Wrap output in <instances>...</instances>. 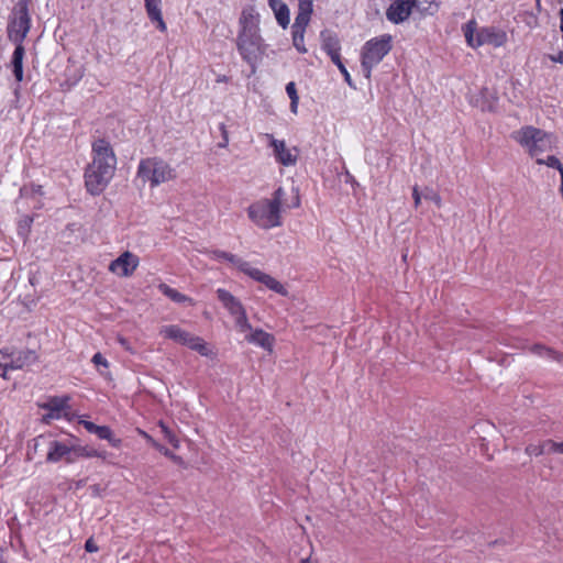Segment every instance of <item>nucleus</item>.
<instances>
[{"instance_id": "f8f14e48", "label": "nucleus", "mask_w": 563, "mask_h": 563, "mask_svg": "<svg viewBox=\"0 0 563 563\" xmlns=\"http://www.w3.org/2000/svg\"><path fill=\"white\" fill-rule=\"evenodd\" d=\"M268 145L273 148L275 159L283 166H295L299 152L297 147L287 146L284 140H277L273 134H265Z\"/></svg>"}, {"instance_id": "7c9ffc66", "label": "nucleus", "mask_w": 563, "mask_h": 563, "mask_svg": "<svg viewBox=\"0 0 563 563\" xmlns=\"http://www.w3.org/2000/svg\"><path fill=\"white\" fill-rule=\"evenodd\" d=\"M92 363L97 366L99 373L103 376H108V367H109V364H108V361L103 357V355L101 353H96L93 356H92Z\"/></svg>"}, {"instance_id": "f03ea898", "label": "nucleus", "mask_w": 563, "mask_h": 563, "mask_svg": "<svg viewBox=\"0 0 563 563\" xmlns=\"http://www.w3.org/2000/svg\"><path fill=\"white\" fill-rule=\"evenodd\" d=\"M92 154V162L85 173V184L91 195H99L114 175L117 157L111 145L102 139L93 142Z\"/></svg>"}, {"instance_id": "6ab92c4d", "label": "nucleus", "mask_w": 563, "mask_h": 563, "mask_svg": "<svg viewBox=\"0 0 563 563\" xmlns=\"http://www.w3.org/2000/svg\"><path fill=\"white\" fill-rule=\"evenodd\" d=\"M313 11L312 0H299L298 13L292 24V30L306 31Z\"/></svg>"}, {"instance_id": "a18cd8bd", "label": "nucleus", "mask_w": 563, "mask_h": 563, "mask_svg": "<svg viewBox=\"0 0 563 563\" xmlns=\"http://www.w3.org/2000/svg\"><path fill=\"white\" fill-rule=\"evenodd\" d=\"M481 107H482L483 110H487V111H493L494 110L493 103L482 104Z\"/></svg>"}, {"instance_id": "0eeeda50", "label": "nucleus", "mask_w": 563, "mask_h": 563, "mask_svg": "<svg viewBox=\"0 0 563 563\" xmlns=\"http://www.w3.org/2000/svg\"><path fill=\"white\" fill-rule=\"evenodd\" d=\"M391 49V36L384 34L367 41L362 48V70L366 78Z\"/></svg>"}, {"instance_id": "37998d69", "label": "nucleus", "mask_w": 563, "mask_h": 563, "mask_svg": "<svg viewBox=\"0 0 563 563\" xmlns=\"http://www.w3.org/2000/svg\"><path fill=\"white\" fill-rule=\"evenodd\" d=\"M331 60L339 67V65H343L340 58V52H335L329 55Z\"/></svg>"}, {"instance_id": "5701e85b", "label": "nucleus", "mask_w": 563, "mask_h": 563, "mask_svg": "<svg viewBox=\"0 0 563 563\" xmlns=\"http://www.w3.org/2000/svg\"><path fill=\"white\" fill-rule=\"evenodd\" d=\"M158 289L174 302L181 305H194V300L190 297L179 292L166 284H161Z\"/></svg>"}, {"instance_id": "473e14b6", "label": "nucleus", "mask_w": 563, "mask_h": 563, "mask_svg": "<svg viewBox=\"0 0 563 563\" xmlns=\"http://www.w3.org/2000/svg\"><path fill=\"white\" fill-rule=\"evenodd\" d=\"M96 434L99 439L108 440L109 442H114L112 431L107 426H98L96 431L92 432Z\"/></svg>"}, {"instance_id": "1a4fd4ad", "label": "nucleus", "mask_w": 563, "mask_h": 563, "mask_svg": "<svg viewBox=\"0 0 563 563\" xmlns=\"http://www.w3.org/2000/svg\"><path fill=\"white\" fill-rule=\"evenodd\" d=\"M37 361V355L32 350H18L3 347L0 350V367L4 371L22 369Z\"/></svg>"}, {"instance_id": "9b49d317", "label": "nucleus", "mask_w": 563, "mask_h": 563, "mask_svg": "<svg viewBox=\"0 0 563 563\" xmlns=\"http://www.w3.org/2000/svg\"><path fill=\"white\" fill-rule=\"evenodd\" d=\"M30 31V16L26 7H20L8 26L9 38L15 46L22 45L23 40Z\"/></svg>"}, {"instance_id": "4c0bfd02", "label": "nucleus", "mask_w": 563, "mask_h": 563, "mask_svg": "<svg viewBox=\"0 0 563 563\" xmlns=\"http://www.w3.org/2000/svg\"><path fill=\"white\" fill-rule=\"evenodd\" d=\"M158 428L161 429V432H162V433H163L167 439H169V441H170L172 443H174V437H173V434H172L170 430L167 428V426H166L165 423H163V422H159Z\"/></svg>"}, {"instance_id": "c03bdc74", "label": "nucleus", "mask_w": 563, "mask_h": 563, "mask_svg": "<svg viewBox=\"0 0 563 563\" xmlns=\"http://www.w3.org/2000/svg\"><path fill=\"white\" fill-rule=\"evenodd\" d=\"M268 4L273 11H275L278 7L284 5L285 3L282 0H268Z\"/></svg>"}, {"instance_id": "39448f33", "label": "nucleus", "mask_w": 563, "mask_h": 563, "mask_svg": "<svg viewBox=\"0 0 563 563\" xmlns=\"http://www.w3.org/2000/svg\"><path fill=\"white\" fill-rule=\"evenodd\" d=\"M514 139L534 158L554 147V137L552 134L531 125L523 126L516 131Z\"/></svg>"}, {"instance_id": "79ce46f5", "label": "nucleus", "mask_w": 563, "mask_h": 563, "mask_svg": "<svg viewBox=\"0 0 563 563\" xmlns=\"http://www.w3.org/2000/svg\"><path fill=\"white\" fill-rule=\"evenodd\" d=\"M412 197H413V201H415V207L418 208L421 203V195L417 187H415L412 190Z\"/></svg>"}, {"instance_id": "a19ab883", "label": "nucleus", "mask_w": 563, "mask_h": 563, "mask_svg": "<svg viewBox=\"0 0 563 563\" xmlns=\"http://www.w3.org/2000/svg\"><path fill=\"white\" fill-rule=\"evenodd\" d=\"M476 428L478 429L477 432H487L488 430H492L494 426L489 422H481L476 426Z\"/></svg>"}, {"instance_id": "6e6552de", "label": "nucleus", "mask_w": 563, "mask_h": 563, "mask_svg": "<svg viewBox=\"0 0 563 563\" xmlns=\"http://www.w3.org/2000/svg\"><path fill=\"white\" fill-rule=\"evenodd\" d=\"M236 46L243 60L251 66H254L266 51V45L260 32L239 33Z\"/></svg>"}, {"instance_id": "dca6fc26", "label": "nucleus", "mask_w": 563, "mask_h": 563, "mask_svg": "<svg viewBox=\"0 0 563 563\" xmlns=\"http://www.w3.org/2000/svg\"><path fill=\"white\" fill-rule=\"evenodd\" d=\"M36 446L46 449V457H64L71 453L74 444L69 440L58 441L46 437L36 440Z\"/></svg>"}, {"instance_id": "4468645a", "label": "nucleus", "mask_w": 563, "mask_h": 563, "mask_svg": "<svg viewBox=\"0 0 563 563\" xmlns=\"http://www.w3.org/2000/svg\"><path fill=\"white\" fill-rule=\"evenodd\" d=\"M242 266L243 273L246 274L252 279H254L255 282L263 284L266 288L280 296H288L287 288L272 275L266 274L256 267H253L250 263L243 264Z\"/></svg>"}, {"instance_id": "bb28decb", "label": "nucleus", "mask_w": 563, "mask_h": 563, "mask_svg": "<svg viewBox=\"0 0 563 563\" xmlns=\"http://www.w3.org/2000/svg\"><path fill=\"white\" fill-rule=\"evenodd\" d=\"M277 23L283 27L287 29L290 22L289 9L286 4L278 7L273 11Z\"/></svg>"}, {"instance_id": "c85d7f7f", "label": "nucleus", "mask_w": 563, "mask_h": 563, "mask_svg": "<svg viewBox=\"0 0 563 563\" xmlns=\"http://www.w3.org/2000/svg\"><path fill=\"white\" fill-rule=\"evenodd\" d=\"M305 33L306 31L292 30V44L295 48L302 54L307 52L305 46Z\"/></svg>"}, {"instance_id": "cd10ccee", "label": "nucleus", "mask_w": 563, "mask_h": 563, "mask_svg": "<svg viewBox=\"0 0 563 563\" xmlns=\"http://www.w3.org/2000/svg\"><path fill=\"white\" fill-rule=\"evenodd\" d=\"M234 320H235V327L238 329L239 332L241 333H246V332H251L253 330L250 321H249V318L246 316V311H242L241 313H238V316L233 317Z\"/></svg>"}, {"instance_id": "e433bc0d", "label": "nucleus", "mask_w": 563, "mask_h": 563, "mask_svg": "<svg viewBox=\"0 0 563 563\" xmlns=\"http://www.w3.org/2000/svg\"><path fill=\"white\" fill-rule=\"evenodd\" d=\"M85 550L90 553L97 552L99 550L92 537L86 540Z\"/></svg>"}, {"instance_id": "423d86ee", "label": "nucleus", "mask_w": 563, "mask_h": 563, "mask_svg": "<svg viewBox=\"0 0 563 563\" xmlns=\"http://www.w3.org/2000/svg\"><path fill=\"white\" fill-rule=\"evenodd\" d=\"M463 30L467 44L473 48H477L483 45L501 47L508 40L507 33L495 26H487L477 30V23L474 20L468 21Z\"/></svg>"}, {"instance_id": "4be33fe9", "label": "nucleus", "mask_w": 563, "mask_h": 563, "mask_svg": "<svg viewBox=\"0 0 563 563\" xmlns=\"http://www.w3.org/2000/svg\"><path fill=\"white\" fill-rule=\"evenodd\" d=\"M24 47L23 45L15 46V49L12 54L10 66L12 68V73L16 79V81L23 80V59H24Z\"/></svg>"}, {"instance_id": "20e7f679", "label": "nucleus", "mask_w": 563, "mask_h": 563, "mask_svg": "<svg viewBox=\"0 0 563 563\" xmlns=\"http://www.w3.org/2000/svg\"><path fill=\"white\" fill-rule=\"evenodd\" d=\"M159 335L177 344L199 353L201 356L213 360L217 356L216 349L202 338L183 329L178 324H166L161 327Z\"/></svg>"}, {"instance_id": "f3484780", "label": "nucleus", "mask_w": 563, "mask_h": 563, "mask_svg": "<svg viewBox=\"0 0 563 563\" xmlns=\"http://www.w3.org/2000/svg\"><path fill=\"white\" fill-rule=\"evenodd\" d=\"M526 452L530 456L563 455V442L555 443L552 441H545L541 443H532L527 446Z\"/></svg>"}, {"instance_id": "b1692460", "label": "nucleus", "mask_w": 563, "mask_h": 563, "mask_svg": "<svg viewBox=\"0 0 563 563\" xmlns=\"http://www.w3.org/2000/svg\"><path fill=\"white\" fill-rule=\"evenodd\" d=\"M321 38L322 47L328 53V55L335 52H340V41L336 37V35H334L331 32L324 31L321 33Z\"/></svg>"}, {"instance_id": "f704fd0d", "label": "nucleus", "mask_w": 563, "mask_h": 563, "mask_svg": "<svg viewBox=\"0 0 563 563\" xmlns=\"http://www.w3.org/2000/svg\"><path fill=\"white\" fill-rule=\"evenodd\" d=\"M161 3V0H144L147 15L162 11Z\"/></svg>"}, {"instance_id": "c9c22d12", "label": "nucleus", "mask_w": 563, "mask_h": 563, "mask_svg": "<svg viewBox=\"0 0 563 563\" xmlns=\"http://www.w3.org/2000/svg\"><path fill=\"white\" fill-rule=\"evenodd\" d=\"M148 18L151 19V21H154V22L157 23V27L162 32H165L167 30L166 23L163 20L162 11L156 12V13H152V14L148 15Z\"/></svg>"}, {"instance_id": "49530a36", "label": "nucleus", "mask_w": 563, "mask_h": 563, "mask_svg": "<svg viewBox=\"0 0 563 563\" xmlns=\"http://www.w3.org/2000/svg\"><path fill=\"white\" fill-rule=\"evenodd\" d=\"M222 130H223V140H224V141H222L221 146H225V144L228 143V136H227V132H225V130H224V126H223V125H222Z\"/></svg>"}, {"instance_id": "a211bd4d", "label": "nucleus", "mask_w": 563, "mask_h": 563, "mask_svg": "<svg viewBox=\"0 0 563 563\" xmlns=\"http://www.w3.org/2000/svg\"><path fill=\"white\" fill-rule=\"evenodd\" d=\"M245 340L251 344L264 349L268 353H273L274 351V335L262 329L252 330L249 334L245 335Z\"/></svg>"}, {"instance_id": "f257e3e1", "label": "nucleus", "mask_w": 563, "mask_h": 563, "mask_svg": "<svg viewBox=\"0 0 563 563\" xmlns=\"http://www.w3.org/2000/svg\"><path fill=\"white\" fill-rule=\"evenodd\" d=\"M298 208L300 206L299 191L291 187V202L286 199V190L277 188L272 198H265L253 202L247 208L250 220L257 227L268 230L282 225V207Z\"/></svg>"}, {"instance_id": "8fccbe9b", "label": "nucleus", "mask_w": 563, "mask_h": 563, "mask_svg": "<svg viewBox=\"0 0 563 563\" xmlns=\"http://www.w3.org/2000/svg\"><path fill=\"white\" fill-rule=\"evenodd\" d=\"M31 222H32V219H30V218H26V219H25V224H26L27 227H30Z\"/></svg>"}, {"instance_id": "72a5a7b5", "label": "nucleus", "mask_w": 563, "mask_h": 563, "mask_svg": "<svg viewBox=\"0 0 563 563\" xmlns=\"http://www.w3.org/2000/svg\"><path fill=\"white\" fill-rule=\"evenodd\" d=\"M423 197H424V199L434 202L438 207L442 206V199H441L440 195L432 188H426L424 192H423Z\"/></svg>"}, {"instance_id": "09e8293b", "label": "nucleus", "mask_w": 563, "mask_h": 563, "mask_svg": "<svg viewBox=\"0 0 563 563\" xmlns=\"http://www.w3.org/2000/svg\"><path fill=\"white\" fill-rule=\"evenodd\" d=\"M301 563H318L317 561H312L311 558H306L301 560Z\"/></svg>"}, {"instance_id": "7ed1b4c3", "label": "nucleus", "mask_w": 563, "mask_h": 563, "mask_svg": "<svg viewBox=\"0 0 563 563\" xmlns=\"http://www.w3.org/2000/svg\"><path fill=\"white\" fill-rule=\"evenodd\" d=\"M176 176V168L157 156L141 159L136 172V179L151 187L174 180Z\"/></svg>"}, {"instance_id": "ddd939ff", "label": "nucleus", "mask_w": 563, "mask_h": 563, "mask_svg": "<svg viewBox=\"0 0 563 563\" xmlns=\"http://www.w3.org/2000/svg\"><path fill=\"white\" fill-rule=\"evenodd\" d=\"M139 265V256L130 251H125L109 264V272L118 277H130Z\"/></svg>"}, {"instance_id": "2eb2a0df", "label": "nucleus", "mask_w": 563, "mask_h": 563, "mask_svg": "<svg viewBox=\"0 0 563 563\" xmlns=\"http://www.w3.org/2000/svg\"><path fill=\"white\" fill-rule=\"evenodd\" d=\"M69 396H56L51 397L46 402L40 404V408L47 411L43 416V421L49 422L51 420H57L67 416L69 410Z\"/></svg>"}, {"instance_id": "393cba45", "label": "nucleus", "mask_w": 563, "mask_h": 563, "mask_svg": "<svg viewBox=\"0 0 563 563\" xmlns=\"http://www.w3.org/2000/svg\"><path fill=\"white\" fill-rule=\"evenodd\" d=\"M211 257L214 260H224L230 262L234 267L239 268L241 272H243V264H249L247 262L236 257L233 254L221 252V251H213L211 253Z\"/></svg>"}, {"instance_id": "aec40b11", "label": "nucleus", "mask_w": 563, "mask_h": 563, "mask_svg": "<svg viewBox=\"0 0 563 563\" xmlns=\"http://www.w3.org/2000/svg\"><path fill=\"white\" fill-rule=\"evenodd\" d=\"M260 32V15L254 8L243 9L240 16L239 33Z\"/></svg>"}, {"instance_id": "412c9836", "label": "nucleus", "mask_w": 563, "mask_h": 563, "mask_svg": "<svg viewBox=\"0 0 563 563\" xmlns=\"http://www.w3.org/2000/svg\"><path fill=\"white\" fill-rule=\"evenodd\" d=\"M218 299L221 301L222 306L228 310V312L235 317L238 313H241L245 310L242 302L234 297L231 292L225 289L219 288L217 290Z\"/></svg>"}, {"instance_id": "2f4dec72", "label": "nucleus", "mask_w": 563, "mask_h": 563, "mask_svg": "<svg viewBox=\"0 0 563 563\" xmlns=\"http://www.w3.org/2000/svg\"><path fill=\"white\" fill-rule=\"evenodd\" d=\"M533 352L539 355H544L547 357H550V358H553L556 361H561V355L559 353H556L548 347H544L542 345L533 346Z\"/></svg>"}, {"instance_id": "ea45409f", "label": "nucleus", "mask_w": 563, "mask_h": 563, "mask_svg": "<svg viewBox=\"0 0 563 563\" xmlns=\"http://www.w3.org/2000/svg\"><path fill=\"white\" fill-rule=\"evenodd\" d=\"M339 70L344 76L345 81L351 86L352 79H351L350 73L347 71L346 67L344 65H339Z\"/></svg>"}, {"instance_id": "a878e982", "label": "nucleus", "mask_w": 563, "mask_h": 563, "mask_svg": "<svg viewBox=\"0 0 563 563\" xmlns=\"http://www.w3.org/2000/svg\"><path fill=\"white\" fill-rule=\"evenodd\" d=\"M286 92L290 99V111L294 114H297L298 112V104H299V96L297 92V88L294 81H290L286 85Z\"/></svg>"}, {"instance_id": "9d476101", "label": "nucleus", "mask_w": 563, "mask_h": 563, "mask_svg": "<svg viewBox=\"0 0 563 563\" xmlns=\"http://www.w3.org/2000/svg\"><path fill=\"white\" fill-rule=\"evenodd\" d=\"M435 0H391L389 7L386 10V18L389 22L399 24L406 21L413 8H418L421 11H427L429 7L434 4Z\"/></svg>"}, {"instance_id": "58836bf2", "label": "nucleus", "mask_w": 563, "mask_h": 563, "mask_svg": "<svg viewBox=\"0 0 563 563\" xmlns=\"http://www.w3.org/2000/svg\"><path fill=\"white\" fill-rule=\"evenodd\" d=\"M79 423L90 433H92L93 431H96L97 429V424H95L93 422L91 421H88V420H79Z\"/></svg>"}, {"instance_id": "de8ad7c7", "label": "nucleus", "mask_w": 563, "mask_h": 563, "mask_svg": "<svg viewBox=\"0 0 563 563\" xmlns=\"http://www.w3.org/2000/svg\"><path fill=\"white\" fill-rule=\"evenodd\" d=\"M222 130H223V140H224V141H222L221 146H225V144L228 143V136H227V132H225V130H224V126H223V125H222Z\"/></svg>"}, {"instance_id": "c756f323", "label": "nucleus", "mask_w": 563, "mask_h": 563, "mask_svg": "<svg viewBox=\"0 0 563 563\" xmlns=\"http://www.w3.org/2000/svg\"><path fill=\"white\" fill-rule=\"evenodd\" d=\"M537 164L539 165H547L548 167L555 168L560 173L563 170V165L555 156H548L547 158H542L541 156H538L536 158Z\"/></svg>"}]
</instances>
